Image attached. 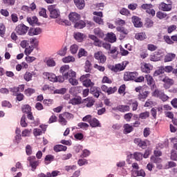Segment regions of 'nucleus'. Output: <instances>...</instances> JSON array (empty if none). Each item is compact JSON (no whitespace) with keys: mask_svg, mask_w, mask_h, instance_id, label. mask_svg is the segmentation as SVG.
<instances>
[{"mask_svg":"<svg viewBox=\"0 0 177 177\" xmlns=\"http://www.w3.org/2000/svg\"><path fill=\"white\" fill-rule=\"evenodd\" d=\"M175 57H176V54L169 53L165 56L164 62L168 63L172 62L173 60H175Z\"/></svg>","mask_w":177,"mask_h":177,"instance_id":"20","label":"nucleus"},{"mask_svg":"<svg viewBox=\"0 0 177 177\" xmlns=\"http://www.w3.org/2000/svg\"><path fill=\"white\" fill-rule=\"evenodd\" d=\"M86 26V23L81 20V21H77L75 22L74 27L75 28L81 29V28H84Z\"/></svg>","mask_w":177,"mask_h":177,"instance_id":"31","label":"nucleus"},{"mask_svg":"<svg viewBox=\"0 0 177 177\" xmlns=\"http://www.w3.org/2000/svg\"><path fill=\"white\" fill-rule=\"evenodd\" d=\"M94 58L95 60H97L98 63H101L102 64H104V63H106V55H104L102 51L96 52L94 54Z\"/></svg>","mask_w":177,"mask_h":177,"instance_id":"8","label":"nucleus"},{"mask_svg":"<svg viewBox=\"0 0 177 177\" xmlns=\"http://www.w3.org/2000/svg\"><path fill=\"white\" fill-rule=\"evenodd\" d=\"M26 153L27 156H31V154H32V147H31V145H26Z\"/></svg>","mask_w":177,"mask_h":177,"instance_id":"61","label":"nucleus"},{"mask_svg":"<svg viewBox=\"0 0 177 177\" xmlns=\"http://www.w3.org/2000/svg\"><path fill=\"white\" fill-rule=\"evenodd\" d=\"M90 127H91V128H100L102 127V124H100L99 120H97L96 118H93L91 121H90Z\"/></svg>","mask_w":177,"mask_h":177,"instance_id":"21","label":"nucleus"},{"mask_svg":"<svg viewBox=\"0 0 177 177\" xmlns=\"http://www.w3.org/2000/svg\"><path fill=\"white\" fill-rule=\"evenodd\" d=\"M64 77L66 80H70V78L77 77V73L71 69L64 74Z\"/></svg>","mask_w":177,"mask_h":177,"instance_id":"22","label":"nucleus"},{"mask_svg":"<svg viewBox=\"0 0 177 177\" xmlns=\"http://www.w3.org/2000/svg\"><path fill=\"white\" fill-rule=\"evenodd\" d=\"M135 91L139 93L138 95V99L140 102H145L146 99L149 97V95H150V91L143 90V86H142L136 87Z\"/></svg>","mask_w":177,"mask_h":177,"instance_id":"1","label":"nucleus"},{"mask_svg":"<svg viewBox=\"0 0 177 177\" xmlns=\"http://www.w3.org/2000/svg\"><path fill=\"white\" fill-rule=\"evenodd\" d=\"M63 63H74L75 62V58L73 56L65 57L62 59Z\"/></svg>","mask_w":177,"mask_h":177,"instance_id":"38","label":"nucleus"},{"mask_svg":"<svg viewBox=\"0 0 177 177\" xmlns=\"http://www.w3.org/2000/svg\"><path fill=\"white\" fill-rule=\"evenodd\" d=\"M133 158L136 160V161H142V160H143V153H140V152H134L133 154Z\"/></svg>","mask_w":177,"mask_h":177,"instance_id":"36","label":"nucleus"},{"mask_svg":"<svg viewBox=\"0 0 177 177\" xmlns=\"http://www.w3.org/2000/svg\"><path fill=\"white\" fill-rule=\"evenodd\" d=\"M95 98L93 97H88L83 100L82 103L85 104L86 107L90 109L95 104Z\"/></svg>","mask_w":177,"mask_h":177,"instance_id":"12","label":"nucleus"},{"mask_svg":"<svg viewBox=\"0 0 177 177\" xmlns=\"http://www.w3.org/2000/svg\"><path fill=\"white\" fill-rule=\"evenodd\" d=\"M160 60H161V55H159L158 53L150 56L151 62H160Z\"/></svg>","mask_w":177,"mask_h":177,"instance_id":"40","label":"nucleus"},{"mask_svg":"<svg viewBox=\"0 0 177 177\" xmlns=\"http://www.w3.org/2000/svg\"><path fill=\"white\" fill-rule=\"evenodd\" d=\"M70 21L72 23H77L81 19V15L77 12H71L68 15Z\"/></svg>","mask_w":177,"mask_h":177,"instance_id":"16","label":"nucleus"},{"mask_svg":"<svg viewBox=\"0 0 177 177\" xmlns=\"http://www.w3.org/2000/svg\"><path fill=\"white\" fill-rule=\"evenodd\" d=\"M123 128H124V133H125L126 135L127 133H131V132L133 131V127L129 124H125L123 126Z\"/></svg>","mask_w":177,"mask_h":177,"instance_id":"33","label":"nucleus"},{"mask_svg":"<svg viewBox=\"0 0 177 177\" xmlns=\"http://www.w3.org/2000/svg\"><path fill=\"white\" fill-rule=\"evenodd\" d=\"M48 9L51 19H57V17H60V10L56 8V5L48 6Z\"/></svg>","mask_w":177,"mask_h":177,"instance_id":"5","label":"nucleus"},{"mask_svg":"<svg viewBox=\"0 0 177 177\" xmlns=\"http://www.w3.org/2000/svg\"><path fill=\"white\" fill-rule=\"evenodd\" d=\"M43 75L48 78L51 82H56L57 81V76L53 73L44 72Z\"/></svg>","mask_w":177,"mask_h":177,"instance_id":"15","label":"nucleus"},{"mask_svg":"<svg viewBox=\"0 0 177 177\" xmlns=\"http://www.w3.org/2000/svg\"><path fill=\"white\" fill-rule=\"evenodd\" d=\"M120 15H122V16H129V15H131V12H129V10L125 8H122L120 10Z\"/></svg>","mask_w":177,"mask_h":177,"instance_id":"55","label":"nucleus"},{"mask_svg":"<svg viewBox=\"0 0 177 177\" xmlns=\"http://www.w3.org/2000/svg\"><path fill=\"white\" fill-rule=\"evenodd\" d=\"M89 77H91V74L87 73L86 75H82L80 77V82H82L83 86H85V88L95 86V83H93V82L89 79Z\"/></svg>","mask_w":177,"mask_h":177,"instance_id":"3","label":"nucleus"},{"mask_svg":"<svg viewBox=\"0 0 177 177\" xmlns=\"http://www.w3.org/2000/svg\"><path fill=\"white\" fill-rule=\"evenodd\" d=\"M128 64H129V62H128V61H124L120 64L110 65L109 66V69L111 70V71H113V73H120V71H124Z\"/></svg>","mask_w":177,"mask_h":177,"instance_id":"2","label":"nucleus"},{"mask_svg":"<svg viewBox=\"0 0 177 177\" xmlns=\"http://www.w3.org/2000/svg\"><path fill=\"white\" fill-rule=\"evenodd\" d=\"M159 81L164 82V88H165V89H169V88L175 84V81L173 79L169 78L165 74L159 76Z\"/></svg>","mask_w":177,"mask_h":177,"instance_id":"4","label":"nucleus"},{"mask_svg":"<svg viewBox=\"0 0 177 177\" xmlns=\"http://www.w3.org/2000/svg\"><path fill=\"white\" fill-rule=\"evenodd\" d=\"M94 34L97 37H100V38H103V37H104V33H103V31H102L100 28L94 29Z\"/></svg>","mask_w":177,"mask_h":177,"instance_id":"43","label":"nucleus"},{"mask_svg":"<svg viewBox=\"0 0 177 177\" xmlns=\"http://www.w3.org/2000/svg\"><path fill=\"white\" fill-rule=\"evenodd\" d=\"M20 125L22 128H26V127H28V124L26 122V115H22L20 120Z\"/></svg>","mask_w":177,"mask_h":177,"instance_id":"47","label":"nucleus"},{"mask_svg":"<svg viewBox=\"0 0 177 177\" xmlns=\"http://www.w3.org/2000/svg\"><path fill=\"white\" fill-rule=\"evenodd\" d=\"M75 78L76 77H71L70 79H68L69 84L73 85V86L78 85V80Z\"/></svg>","mask_w":177,"mask_h":177,"instance_id":"59","label":"nucleus"},{"mask_svg":"<svg viewBox=\"0 0 177 177\" xmlns=\"http://www.w3.org/2000/svg\"><path fill=\"white\" fill-rule=\"evenodd\" d=\"M136 39H138V41H144V39H146L147 38V36L146 35V32H142L136 33L135 35Z\"/></svg>","mask_w":177,"mask_h":177,"instance_id":"30","label":"nucleus"},{"mask_svg":"<svg viewBox=\"0 0 177 177\" xmlns=\"http://www.w3.org/2000/svg\"><path fill=\"white\" fill-rule=\"evenodd\" d=\"M151 68H153V66L150 64H145L142 67H141V71L142 73H146L147 74H149L150 73Z\"/></svg>","mask_w":177,"mask_h":177,"instance_id":"29","label":"nucleus"},{"mask_svg":"<svg viewBox=\"0 0 177 177\" xmlns=\"http://www.w3.org/2000/svg\"><path fill=\"white\" fill-rule=\"evenodd\" d=\"M61 114L64 116V118L66 120H71V118H74V115H73V113H70L68 112H64Z\"/></svg>","mask_w":177,"mask_h":177,"instance_id":"52","label":"nucleus"},{"mask_svg":"<svg viewBox=\"0 0 177 177\" xmlns=\"http://www.w3.org/2000/svg\"><path fill=\"white\" fill-rule=\"evenodd\" d=\"M35 75V72H28L26 71L24 75V80L26 81V82H30V81H32V76Z\"/></svg>","mask_w":177,"mask_h":177,"instance_id":"23","label":"nucleus"},{"mask_svg":"<svg viewBox=\"0 0 177 177\" xmlns=\"http://www.w3.org/2000/svg\"><path fill=\"white\" fill-rule=\"evenodd\" d=\"M31 133V129H26L21 132V136L26 138L27 136H30Z\"/></svg>","mask_w":177,"mask_h":177,"instance_id":"62","label":"nucleus"},{"mask_svg":"<svg viewBox=\"0 0 177 177\" xmlns=\"http://www.w3.org/2000/svg\"><path fill=\"white\" fill-rule=\"evenodd\" d=\"M139 75L136 71L134 72H125L124 74V81H135V78Z\"/></svg>","mask_w":177,"mask_h":177,"instance_id":"7","label":"nucleus"},{"mask_svg":"<svg viewBox=\"0 0 177 177\" xmlns=\"http://www.w3.org/2000/svg\"><path fill=\"white\" fill-rule=\"evenodd\" d=\"M134 174H135V177L136 176H142V177H145L146 176V172H145V170L143 169H140V170H135L134 171Z\"/></svg>","mask_w":177,"mask_h":177,"instance_id":"45","label":"nucleus"},{"mask_svg":"<svg viewBox=\"0 0 177 177\" xmlns=\"http://www.w3.org/2000/svg\"><path fill=\"white\" fill-rule=\"evenodd\" d=\"M69 70H70V66L64 65V66H61V68L59 69V73H61V74H62L63 77H64V74H66V73H67Z\"/></svg>","mask_w":177,"mask_h":177,"instance_id":"39","label":"nucleus"},{"mask_svg":"<svg viewBox=\"0 0 177 177\" xmlns=\"http://www.w3.org/2000/svg\"><path fill=\"white\" fill-rule=\"evenodd\" d=\"M153 96H155L156 97H160L162 102H167V100L169 99L168 95H165V93H162V91H160L158 89H156L153 91Z\"/></svg>","mask_w":177,"mask_h":177,"instance_id":"10","label":"nucleus"},{"mask_svg":"<svg viewBox=\"0 0 177 177\" xmlns=\"http://www.w3.org/2000/svg\"><path fill=\"white\" fill-rule=\"evenodd\" d=\"M55 160V156L53 155H47L44 158L46 165L50 164L52 161Z\"/></svg>","mask_w":177,"mask_h":177,"instance_id":"35","label":"nucleus"},{"mask_svg":"<svg viewBox=\"0 0 177 177\" xmlns=\"http://www.w3.org/2000/svg\"><path fill=\"white\" fill-rule=\"evenodd\" d=\"M78 129H84V131H86L88 128H89V124L88 123L85 122H80L77 124Z\"/></svg>","mask_w":177,"mask_h":177,"instance_id":"46","label":"nucleus"},{"mask_svg":"<svg viewBox=\"0 0 177 177\" xmlns=\"http://www.w3.org/2000/svg\"><path fill=\"white\" fill-rule=\"evenodd\" d=\"M159 7L162 12H171V10H172V6H171V4H167L164 2L160 3Z\"/></svg>","mask_w":177,"mask_h":177,"instance_id":"19","label":"nucleus"},{"mask_svg":"<svg viewBox=\"0 0 177 177\" xmlns=\"http://www.w3.org/2000/svg\"><path fill=\"white\" fill-rule=\"evenodd\" d=\"M6 32V27L3 24H0V37H3Z\"/></svg>","mask_w":177,"mask_h":177,"instance_id":"57","label":"nucleus"},{"mask_svg":"<svg viewBox=\"0 0 177 177\" xmlns=\"http://www.w3.org/2000/svg\"><path fill=\"white\" fill-rule=\"evenodd\" d=\"M34 50V46H29L28 48L25 49V55L28 56L31 55V53Z\"/></svg>","mask_w":177,"mask_h":177,"instance_id":"58","label":"nucleus"},{"mask_svg":"<svg viewBox=\"0 0 177 177\" xmlns=\"http://www.w3.org/2000/svg\"><path fill=\"white\" fill-rule=\"evenodd\" d=\"M33 135H34V136H41V135H42V129H34Z\"/></svg>","mask_w":177,"mask_h":177,"instance_id":"64","label":"nucleus"},{"mask_svg":"<svg viewBox=\"0 0 177 177\" xmlns=\"http://www.w3.org/2000/svg\"><path fill=\"white\" fill-rule=\"evenodd\" d=\"M156 17L160 19V20H162V19H165V17H167V13L158 11L156 12Z\"/></svg>","mask_w":177,"mask_h":177,"instance_id":"51","label":"nucleus"},{"mask_svg":"<svg viewBox=\"0 0 177 177\" xmlns=\"http://www.w3.org/2000/svg\"><path fill=\"white\" fill-rule=\"evenodd\" d=\"M28 161H29V164L33 169H35L39 164V162L37 160V158L34 156L28 157Z\"/></svg>","mask_w":177,"mask_h":177,"instance_id":"13","label":"nucleus"},{"mask_svg":"<svg viewBox=\"0 0 177 177\" xmlns=\"http://www.w3.org/2000/svg\"><path fill=\"white\" fill-rule=\"evenodd\" d=\"M116 110L120 111V113H127L131 110V107L128 105H119L116 106Z\"/></svg>","mask_w":177,"mask_h":177,"instance_id":"24","label":"nucleus"},{"mask_svg":"<svg viewBox=\"0 0 177 177\" xmlns=\"http://www.w3.org/2000/svg\"><path fill=\"white\" fill-rule=\"evenodd\" d=\"M117 31H118V32H120L121 34H124V35H128V33L129 32V31H128V29L122 27V26H118L116 28Z\"/></svg>","mask_w":177,"mask_h":177,"instance_id":"41","label":"nucleus"},{"mask_svg":"<svg viewBox=\"0 0 177 177\" xmlns=\"http://www.w3.org/2000/svg\"><path fill=\"white\" fill-rule=\"evenodd\" d=\"M58 122L62 125V127H65V125H67V120L65 119L64 115L61 113L59 115V119Z\"/></svg>","mask_w":177,"mask_h":177,"instance_id":"37","label":"nucleus"},{"mask_svg":"<svg viewBox=\"0 0 177 177\" xmlns=\"http://www.w3.org/2000/svg\"><path fill=\"white\" fill-rule=\"evenodd\" d=\"M68 104H73V106L82 104V98L81 97H73L69 100Z\"/></svg>","mask_w":177,"mask_h":177,"instance_id":"17","label":"nucleus"},{"mask_svg":"<svg viewBox=\"0 0 177 177\" xmlns=\"http://www.w3.org/2000/svg\"><path fill=\"white\" fill-rule=\"evenodd\" d=\"M131 21L136 28H140L141 27H143V22H142V19H140L138 16H133L131 17Z\"/></svg>","mask_w":177,"mask_h":177,"instance_id":"11","label":"nucleus"},{"mask_svg":"<svg viewBox=\"0 0 177 177\" xmlns=\"http://www.w3.org/2000/svg\"><path fill=\"white\" fill-rule=\"evenodd\" d=\"M83 56H88V52L84 48H80L78 52V57L81 59Z\"/></svg>","mask_w":177,"mask_h":177,"instance_id":"48","label":"nucleus"},{"mask_svg":"<svg viewBox=\"0 0 177 177\" xmlns=\"http://www.w3.org/2000/svg\"><path fill=\"white\" fill-rule=\"evenodd\" d=\"M24 93L26 96H31V95L35 93V89L32 88H28L25 90Z\"/></svg>","mask_w":177,"mask_h":177,"instance_id":"50","label":"nucleus"},{"mask_svg":"<svg viewBox=\"0 0 177 177\" xmlns=\"http://www.w3.org/2000/svg\"><path fill=\"white\" fill-rule=\"evenodd\" d=\"M151 161L152 162H154V164H160V163H161L162 160L160 158H158V156H151Z\"/></svg>","mask_w":177,"mask_h":177,"instance_id":"53","label":"nucleus"},{"mask_svg":"<svg viewBox=\"0 0 177 177\" xmlns=\"http://www.w3.org/2000/svg\"><path fill=\"white\" fill-rule=\"evenodd\" d=\"M27 21L29 23V24H31V26H34V24H38V18H37L35 16L28 17Z\"/></svg>","mask_w":177,"mask_h":177,"instance_id":"34","label":"nucleus"},{"mask_svg":"<svg viewBox=\"0 0 177 177\" xmlns=\"http://www.w3.org/2000/svg\"><path fill=\"white\" fill-rule=\"evenodd\" d=\"M106 39L108 42H111V44H114L115 41H117V37L115 36V34L111 32V33H108L106 35Z\"/></svg>","mask_w":177,"mask_h":177,"instance_id":"26","label":"nucleus"},{"mask_svg":"<svg viewBox=\"0 0 177 177\" xmlns=\"http://www.w3.org/2000/svg\"><path fill=\"white\" fill-rule=\"evenodd\" d=\"M22 113H26V114H28V113L31 112V106L28 104H25L21 108Z\"/></svg>","mask_w":177,"mask_h":177,"instance_id":"44","label":"nucleus"},{"mask_svg":"<svg viewBox=\"0 0 177 177\" xmlns=\"http://www.w3.org/2000/svg\"><path fill=\"white\" fill-rule=\"evenodd\" d=\"M90 93H91V95H93L94 97H96L97 99L100 96L102 91H100V88H99V87L92 86L90 88Z\"/></svg>","mask_w":177,"mask_h":177,"instance_id":"14","label":"nucleus"},{"mask_svg":"<svg viewBox=\"0 0 177 177\" xmlns=\"http://www.w3.org/2000/svg\"><path fill=\"white\" fill-rule=\"evenodd\" d=\"M163 39H164L165 42H166V44H168V45H173V44H174L172 39H171V37H169V36H168V35H165L163 37Z\"/></svg>","mask_w":177,"mask_h":177,"instance_id":"56","label":"nucleus"},{"mask_svg":"<svg viewBox=\"0 0 177 177\" xmlns=\"http://www.w3.org/2000/svg\"><path fill=\"white\" fill-rule=\"evenodd\" d=\"M145 78L147 82V85L151 88V91H154V89L157 88V86H156V81H154L153 77L150 75H146Z\"/></svg>","mask_w":177,"mask_h":177,"instance_id":"9","label":"nucleus"},{"mask_svg":"<svg viewBox=\"0 0 177 177\" xmlns=\"http://www.w3.org/2000/svg\"><path fill=\"white\" fill-rule=\"evenodd\" d=\"M71 53L72 55H75L78 52V46L77 44H73L70 48Z\"/></svg>","mask_w":177,"mask_h":177,"instance_id":"54","label":"nucleus"},{"mask_svg":"<svg viewBox=\"0 0 177 177\" xmlns=\"http://www.w3.org/2000/svg\"><path fill=\"white\" fill-rule=\"evenodd\" d=\"M149 117H150V113L149 111L141 113L139 115V118L141 120H146L147 118H149Z\"/></svg>","mask_w":177,"mask_h":177,"instance_id":"49","label":"nucleus"},{"mask_svg":"<svg viewBox=\"0 0 177 177\" xmlns=\"http://www.w3.org/2000/svg\"><path fill=\"white\" fill-rule=\"evenodd\" d=\"M84 71L85 73H91L92 71V63H91V61L86 60L85 62Z\"/></svg>","mask_w":177,"mask_h":177,"instance_id":"32","label":"nucleus"},{"mask_svg":"<svg viewBox=\"0 0 177 177\" xmlns=\"http://www.w3.org/2000/svg\"><path fill=\"white\" fill-rule=\"evenodd\" d=\"M134 143H136V145L138 146V147H140L141 149H147V142L145 140H142L140 138H136L134 140Z\"/></svg>","mask_w":177,"mask_h":177,"instance_id":"18","label":"nucleus"},{"mask_svg":"<svg viewBox=\"0 0 177 177\" xmlns=\"http://www.w3.org/2000/svg\"><path fill=\"white\" fill-rule=\"evenodd\" d=\"M28 30H30V28L24 24H19L15 28V32L18 35H26Z\"/></svg>","mask_w":177,"mask_h":177,"instance_id":"6","label":"nucleus"},{"mask_svg":"<svg viewBox=\"0 0 177 177\" xmlns=\"http://www.w3.org/2000/svg\"><path fill=\"white\" fill-rule=\"evenodd\" d=\"M170 158L173 161H177V153H176V151H175V150H171V151Z\"/></svg>","mask_w":177,"mask_h":177,"instance_id":"63","label":"nucleus"},{"mask_svg":"<svg viewBox=\"0 0 177 177\" xmlns=\"http://www.w3.org/2000/svg\"><path fill=\"white\" fill-rule=\"evenodd\" d=\"M93 20L95 21V23L99 24L100 26H103V24H104V21L101 17H93Z\"/></svg>","mask_w":177,"mask_h":177,"instance_id":"42","label":"nucleus"},{"mask_svg":"<svg viewBox=\"0 0 177 177\" xmlns=\"http://www.w3.org/2000/svg\"><path fill=\"white\" fill-rule=\"evenodd\" d=\"M74 3L76 8L80 10L85 8V0H74Z\"/></svg>","mask_w":177,"mask_h":177,"instance_id":"25","label":"nucleus"},{"mask_svg":"<svg viewBox=\"0 0 177 177\" xmlns=\"http://www.w3.org/2000/svg\"><path fill=\"white\" fill-rule=\"evenodd\" d=\"M74 38L77 41V42H82L84 41V38H85V35L84 33L77 32L74 33Z\"/></svg>","mask_w":177,"mask_h":177,"instance_id":"28","label":"nucleus"},{"mask_svg":"<svg viewBox=\"0 0 177 177\" xmlns=\"http://www.w3.org/2000/svg\"><path fill=\"white\" fill-rule=\"evenodd\" d=\"M66 53H67V46L61 48L57 52V55H59V56H66Z\"/></svg>","mask_w":177,"mask_h":177,"instance_id":"60","label":"nucleus"},{"mask_svg":"<svg viewBox=\"0 0 177 177\" xmlns=\"http://www.w3.org/2000/svg\"><path fill=\"white\" fill-rule=\"evenodd\" d=\"M53 150L55 153H59L60 151H66L67 150V147L64 145H57L54 146Z\"/></svg>","mask_w":177,"mask_h":177,"instance_id":"27","label":"nucleus"}]
</instances>
